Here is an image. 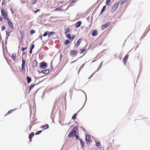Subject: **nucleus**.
I'll list each match as a JSON object with an SVG mask.
<instances>
[{"instance_id":"nucleus-60","label":"nucleus","mask_w":150,"mask_h":150,"mask_svg":"<svg viewBox=\"0 0 150 150\" xmlns=\"http://www.w3.org/2000/svg\"><path fill=\"white\" fill-rule=\"evenodd\" d=\"M32 89V88H30V87H29V91L30 92L31 91V90Z\"/></svg>"},{"instance_id":"nucleus-55","label":"nucleus","mask_w":150,"mask_h":150,"mask_svg":"<svg viewBox=\"0 0 150 150\" xmlns=\"http://www.w3.org/2000/svg\"><path fill=\"white\" fill-rule=\"evenodd\" d=\"M42 34L41 36H40L39 38H40V39L42 40Z\"/></svg>"},{"instance_id":"nucleus-36","label":"nucleus","mask_w":150,"mask_h":150,"mask_svg":"<svg viewBox=\"0 0 150 150\" xmlns=\"http://www.w3.org/2000/svg\"><path fill=\"white\" fill-rule=\"evenodd\" d=\"M42 131V130L41 131H39L36 132L35 134V135H39V134Z\"/></svg>"},{"instance_id":"nucleus-56","label":"nucleus","mask_w":150,"mask_h":150,"mask_svg":"<svg viewBox=\"0 0 150 150\" xmlns=\"http://www.w3.org/2000/svg\"><path fill=\"white\" fill-rule=\"evenodd\" d=\"M74 129L77 130L78 129V127H74Z\"/></svg>"},{"instance_id":"nucleus-46","label":"nucleus","mask_w":150,"mask_h":150,"mask_svg":"<svg viewBox=\"0 0 150 150\" xmlns=\"http://www.w3.org/2000/svg\"><path fill=\"white\" fill-rule=\"evenodd\" d=\"M75 136L76 137V139H80V138L79 136H78L77 134H75Z\"/></svg>"},{"instance_id":"nucleus-25","label":"nucleus","mask_w":150,"mask_h":150,"mask_svg":"<svg viewBox=\"0 0 150 150\" xmlns=\"http://www.w3.org/2000/svg\"><path fill=\"white\" fill-rule=\"evenodd\" d=\"M25 59L23 58L22 59V64L21 66H25Z\"/></svg>"},{"instance_id":"nucleus-38","label":"nucleus","mask_w":150,"mask_h":150,"mask_svg":"<svg viewBox=\"0 0 150 150\" xmlns=\"http://www.w3.org/2000/svg\"><path fill=\"white\" fill-rule=\"evenodd\" d=\"M103 62H102L100 64V65L98 67V69H97V70L96 71H98L101 68V66H102V65L103 64Z\"/></svg>"},{"instance_id":"nucleus-43","label":"nucleus","mask_w":150,"mask_h":150,"mask_svg":"<svg viewBox=\"0 0 150 150\" xmlns=\"http://www.w3.org/2000/svg\"><path fill=\"white\" fill-rule=\"evenodd\" d=\"M36 84H32L30 86V87L32 88Z\"/></svg>"},{"instance_id":"nucleus-23","label":"nucleus","mask_w":150,"mask_h":150,"mask_svg":"<svg viewBox=\"0 0 150 150\" xmlns=\"http://www.w3.org/2000/svg\"><path fill=\"white\" fill-rule=\"evenodd\" d=\"M20 33L21 38L22 39H23L24 36V33L22 31V30H20L19 31Z\"/></svg>"},{"instance_id":"nucleus-10","label":"nucleus","mask_w":150,"mask_h":150,"mask_svg":"<svg viewBox=\"0 0 150 150\" xmlns=\"http://www.w3.org/2000/svg\"><path fill=\"white\" fill-rule=\"evenodd\" d=\"M11 32V31H9L8 32L7 30H6V37L5 39H6V42H7V39L8 38V37L10 35Z\"/></svg>"},{"instance_id":"nucleus-29","label":"nucleus","mask_w":150,"mask_h":150,"mask_svg":"<svg viewBox=\"0 0 150 150\" xmlns=\"http://www.w3.org/2000/svg\"><path fill=\"white\" fill-rule=\"evenodd\" d=\"M77 115V113H75L72 116V119L73 120L75 119L76 118Z\"/></svg>"},{"instance_id":"nucleus-18","label":"nucleus","mask_w":150,"mask_h":150,"mask_svg":"<svg viewBox=\"0 0 150 150\" xmlns=\"http://www.w3.org/2000/svg\"><path fill=\"white\" fill-rule=\"evenodd\" d=\"M79 140L80 141L81 147L82 148H83L84 145V142L81 139H79Z\"/></svg>"},{"instance_id":"nucleus-14","label":"nucleus","mask_w":150,"mask_h":150,"mask_svg":"<svg viewBox=\"0 0 150 150\" xmlns=\"http://www.w3.org/2000/svg\"><path fill=\"white\" fill-rule=\"evenodd\" d=\"M97 35V31L96 30H93L92 33V36H96Z\"/></svg>"},{"instance_id":"nucleus-42","label":"nucleus","mask_w":150,"mask_h":150,"mask_svg":"<svg viewBox=\"0 0 150 150\" xmlns=\"http://www.w3.org/2000/svg\"><path fill=\"white\" fill-rule=\"evenodd\" d=\"M27 48V47H22L21 48V50L22 51H24L25 49Z\"/></svg>"},{"instance_id":"nucleus-16","label":"nucleus","mask_w":150,"mask_h":150,"mask_svg":"<svg viewBox=\"0 0 150 150\" xmlns=\"http://www.w3.org/2000/svg\"><path fill=\"white\" fill-rule=\"evenodd\" d=\"M40 127L42 128H45V129H47L49 128V127L48 124H45L44 125H42Z\"/></svg>"},{"instance_id":"nucleus-17","label":"nucleus","mask_w":150,"mask_h":150,"mask_svg":"<svg viewBox=\"0 0 150 150\" xmlns=\"http://www.w3.org/2000/svg\"><path fill=\"white\" fill-rule=\"evenodd\" d=\"M38 64V62L37 61L35 60H34L33 63V67H35L37 66Z\"/></svg>"},{"instance_id":"nucleus-6","label":"nucleus","mask_w":150,"mask_h":150,"mask_svg":"<svg viewBox=\"0 0 150 150\" xmlns=\"http://www.w3.org/2000/svg\"><path fill=\"white\" fill-rule=\"evenodd\" d=\"M86 140L87 144H90V142H92L91 137L89 136L88 137V138L87 136H86Z\"/></svg>"},{"instance_id":"nucleus-34","label":"nucleus","mask_w":150,"mask_h":150,"mask_svg":"<svg viewBox=\"0 0 150 150\" xmlns=\"http://www.w3.org/2000/svg\"><path fill=\"white\" fill-rule=\"evenodd\" d=\"M111 1V0H106V4L107 5H109Z\"/></svg>"},{"instance_id":"nucleus-1","label":"nucleus","mask_w":150,"mask_h":150,"mask_svg":"<svg viewBox=\"0 0 150 150\" xmlns=\"http://www.w3.org/2000/svg\"><path fill=\"white\" fill-rule=\"evenodd\" d=\"M72 130L70 132L68 135V137H74L76 134V130L73 129H72Z\"/></svg>"},{"instance_id":"nucleus-3","label":"nucleus","mask_w":150,"mask_h":150,"mask_svg":"<svg viewBox=\"0 0 150 150\" xmlns=\"http://www.w3.org/2000/svg\"><path fill=\"white\" fill-rule=\"evenodd\" d=\"M119 5V3L118 2L117 3L115 4L112 7L111 11L112 13L117 9V8L118 6Z\"/></svg>"},{"instance_id":"nucleus-63","label":"nucleus","mask_w":150,"mask_h":150,"mask_svg":"<svg viewBox=\"0 0 150 150\" xmlns=\"http://www.w3.org/2000/svg\"><path fill=\"white\" fill-rule=\"evenodd\" d=\"M11 13L13 14V13H14V12H13V11H11Z\"/></svg>"},{"instance_id":"nucleus-15","label":"nucleus","mask_w":150,"mask_h":150,"mask_svg":"<svg viewBox=\"0 0 150 150\" xmlns=\"http://www.w3.org/2000/svg\"><path fill=\"white\" fill-rule=\"evenodd\" d=\"M50 72V70L49 69H47L45 70H43L42 71V72L43 74H48Z\"/></svg>"},{"instance_id":"nucleus-20","label":"nucleus","mask_w":150,"mask_h":150,"mask_svg":"<svg viewBox=\"0 0 150 150\" xmlns=\"http://www.w3.org/2000/svg\"><path fill=\"white\" fill-rule=\"evenodd\" d=\"M64 30H65L64 33L65 34H66L70 32L71 29L70 28H67L66 29H65Z\"/></svg>"},{"instance_id":"nucleus-21","label":"nucleus","mask_w":150,"mask_h":150,"mask_svg":"<svg viewBox=\"0 0 150 150\" xmlns=\"http://www.w3.org/2000/svg\"><path fill=\"white\" fill-rule=\"evenodd\" d=\"M16 53H13L11 56V58L14 61L16 59Z\"/></svg>"},{"instance_id":"nucleus-35","label":"nucleus","mask_w":150,"mask_h":150,"mask_svg":"<svg viewBox=\"0 0 150 150\" xmlns=\"http://www.w3.org/2000/svg\"><path fill=\"white\" fill-rule=\"evenodd\" d=\"M81 51L80 52V54H82V53H83L85 51V48L81 49H80Z\"/></svg>"},{"instance_id":"nucleus-47","label":"nucleus","mask_w":150,"mask_h":150,"mask_svg":"<svg viewBox=\"0 0 150 150\" xmlns=\"http://www.w3.org/2000/svg\"><path fill=\"white\" fill-rule=\"evenodd\" d=\"M76 35H73L71 37V40H72L75 38Z\"/></svg>"},{"instance_id":"nucleus-62","label":"nucleus","mask_w":150,"mask_h":150,"mask_svg":"<svg viewBox=\"0 0 150 150\" xmlns=\"http://www.w3.org/2000/svg\"><path fill=\"white\" fill-rule=\"evenodd\" d=\"M81 128L83 129V130L84 131H86V130L84 129V128H83V127H81Z\"/></svg>"},{"instance_id":"nucleus-13","label":"nucleus","mask_w":150,"mask_h":150,"mask_svg":"<svg viewBox=\"0 0 150 150\" xmlns=\"http://www.w3.org/2000/svg\"><path fill=\"white\" fill-rule=\"evenodd\" d=\"M34 135V132H32L30 134H29V139H30V141L31 142L32 141V138L33 137Z\"/></svg>"},{"instance_id":"nucleus-44","label":"nucleus","mask_w":150,"mask_h":150,"mask_svg":"<svg viewBox=\"0 0 150 150\" xmlns=\"http://www.w3.org/2000/svg\"><path fill=\"white\" fill-rule=\"evenodd\" d=\"M37 1V0H32V4H35L36 3Z\"/></svg>"},{"instance_id":"nucleus-45","label":"nucleus","mask_w":150,"mask_h":150,"mask_svg":"<svg viewBox=\"0 0 150 150\" xmlns=\"http://www.w3.org/2000/svg\"><path fill=\"white\" fill-rule=\"evenodd\" d=\"M79 91H82V92H83L85 94V96H86V101H85V103L86 102V100H87V97H86V93L82 90H79Z\"/></svg>"},{"instance_id":"nucleus-64","label":"nucleus","mask_w":150,"mask_h":150,"mask_svg":"<svg viewBox=\"0 0 150 150\" xmlns=\"http://www.w3.org/2000/svg\"><path fill=\"white\" fill-rule=\"evenodd\" d=\"M83 56H81V57H79V58H81Z\"/></svg>"},{"instance_id":"nucleus-59","label":"nucleus","mask_w":150,"mask_h":150,"mask_svg":"<svg viewBox=\"0 0 150 150\" xmlns=\"http://www.w3.org/2000/svg\"><path fill=\"white\" fill-rule=\"evenodd\" d=\"M103 11H102L101 10L100 12V15L101 13H102L103 12Z\"/></svg>"},{"instance_id":"nucleus-9","label":"nucleus","mask_w":150,"mask_h":150,"mask_svg":"<svg viewBox=\"0 0 150 150\" xmlns=\"http://www.w3.org/2000/svg\"><path fill=\"white\" fill-rule=\"evenodd\" d=\"M1 11L2 16H6V15H7L6 13L5 12L4 9L3 8H1Z\"/></svg>"},{"instance_id":"nucleus-33","label":"nucleus","mask_w":150,"mask_h":150,"mask_svg":"<svg viewBox=\"0 0 150 150\" xmlns=\"http://www.w3.org/2000/svg\"><path fill=\"white\" fill-rule=\"evenodd\" d=\"M35 30L32 29L30 31L31 35H32L35 33Z\"/></svg>"},{"instance_id":"nucleus-32","label":"nucleus","mask_w":150,"mask_h":150,"mask_svg":"<svg viewBox=\"0 0 150 150\" xmlns=\"http://www.w3.org/2000/svg\"><path fill=\"white\" fill-rule=\"evenodd\" d=\"M33 11L34 12V13L35 14L38 12L40 11V9H37L35 11H34L33 10Z\"/></svg>"},{"instance_id":"nucleus-54","label":"nucleus","mask_w":150,"mask_h":150,"mask_svg":"<svg viewBox=\"0 0 150 150\" xmlns=\"http://www.w3.org/2000/svg\"><path fill=\"white\" fill-rule=\"evenodd\" d=\"M96 71L94 73H93L90 76L89 78V79L91 78L93 76V75L96 72Z\"/></svg>"},{"instance_id":"nucleus-52","label":"nucleus","mask_w":150,"mask_h":150,"mask_svg":"<svg viewBox=\"0 0 150 150\" xmlns=\"http://www.w3.org/2000/svg\"><path fill=\"white\" fill-rule=\"evenodd\" d=\"M32 50H33L30 49L29 51V53L30 54H31L32 52Z\"/></svg>"},{"instance_id":"nucleus-41","label":"nucleus","mask_w":150,"mask_h":150,"mask_svg":"<svg viewBox=\"0 0 150 150\" xmlns=\"http://www.w3.org/2000/svg\"><path fill=\"white\" fill-rule=\"evenodd\" d=\"M6 29V27L5 26H3L2 27L1 30L4 31Z\"/></svg>"},{"instance_id":"nucleus-58","label":"nucleus","mask_w":150,"mask_h":150,"mask_svg":"<svg viewBox=\"0 0 150 150\" xmlns=\"http://www.w3.org/2000/svg\"><path fill=\"white\" fill-rule=\"evenodd\" d=\"M126 0H122V1H123V2L122 3V4L124 3L125 2V1Z\"/></svg>"},{"instance_id":"nucleus-53","label":"nucleus","mask_w":150,"mask_h":150,"mask_svg":"<svg viewBox=\"0 0 150 150\" xmlns=\"http://www.w3.org/2000/svg\"><path fill=\"white\" fill-rule=\"evenodd\" d=\"M27 54V53L25 52H23V55H25Z\"/></svg>"},{"instance_id":"nucleus-4","label":"nucleus","mask_w":150,"mask_h":150,"mask_svg":"<svg viewBox=\"0 0 150 150\" xmlns=\"http://www.w3.org/2000/svg\"><path fill=\"white\" fill-rule=\"evenodd\" d=\"M77 54V52L74 50L71 51L70 52V55L72 57H74V56H76Z\"/></svg>"},{"instance_id":"nucleus-22","label":"nucleus","mask_w":150,"mask_h":150,"mask_svg":"<svg viewBox=\"0 0 150 150\" xmlns=\"http://www.w3.org/2000/svg\"><path fill=\"white\" fill-rule=\"evenodd\" d=\"M55 32H54L53 31H51V32H50L49 33H48V38H50L52 35L54 34H55Z\"/></svg>"},{"instance_id":"nucleus-8","label":"nucleus","mask_w":150,"mask_h":150,"mask_svg":"<svg viewBox=\"0 0 150 150\" xmlns=\"http://www.w3.org/2000/svg\"><path fill=\"white\" fill-rule=\"evenodd\" d=\"M129 57V55L127 54L126 55L124 58L123 59V62L125 64H126V63L127 62V59L128 57Z\"/></svg>"},{"instance_id":"nucleus-24","label":"nucleus","mask_w":150,"mask_h":150,"mask_svg":"<svg viewBox=\"0 0 150 150\" xmlns=\"http://www.w3.org/2000/svg\"><path fill=\"white\" fill-rule=\"evenodd\" d=\"M16 109H13V110H9V111H8L7 113L5 115V116H6L7 115L11 113L13 111H14V110H16Z\"/></svg>"},{"instance_id":"nucleus-12","label":"nucleus","mask_w":150,"mask_h":150,"mask_svg":"<svg viewBox=\"0 0 150 150\" xmlns=\"http://www.w3.org/2000/svg\"><path fill=\"white\" fill-rule=\"evenodd\" d=\"M81 23V21H78L76 24H75V27L76 28H78L79 27Z\"/></svg>"},{"instance_id":"nucleus-57","label":"nucleus","mask_w":150,"mask_h":150,"mask_svg":"<svg viewBox=\"0 0 150 150\" xmlns=\"http://www.w3.org/2000/svg\"><path fill=\"white\" fill-rule=\"evenodd\" d=\"M3 20V19L2 17H0V21H1Z\"/></svg>"},{"instance_id":"nucleus-27","label":"nucleus","mask_w":150,"mask_h":150,"mask_svg":"<svg viewBox=\"0 0 150 150\" xmlns=\"http://www.w3.org/2000/svg\"><path fill=\"white\" fill-rule=\"evenodd\" d=\"M96 146H97L99 148H100V147L101 146L99 142H97L96 143Z\"/></svg>"},{"instance_id":"nucleus-51","label":"nucleus","mask_w":150,"mask_h":150,"mask_svg":"<svg viewBox=\"0 0 150 150\" xmlns=\"http://www.w3.org/2000/svg\"><path fill=\"white\" fill-rule=\"evenodd\" d=\"M5 0H3L2 2V5H4L5 4Z\"/></svg>"},{"instance_id":"nucleus-39","label":"nucleus","mask_w":150,"mask_h":150,"mask_svg":"<svg viewBox=\"0 0 150 150\" xmlns=\"http://www.w3.org/2000/svg\"><path fill=\"white\" fill-rule=\"evenodd\" d=\"M106 7V5L104 6L103 8H102V9H101V10L102 11H103V12L105 11V10Z\"/></svg>"},{"instance_id":"nucleus-40","label":"nucleus","mask_w":150,"mask_h":150,"mask_svg":"<svg viewBox=\"0 0 150 150\" xmlns=\"http://www.w3.org/2000/svg\"><path fill=\"white\" fill-rule=\"evenodd\" d=\"M34 47H35V45L34 44H32L31 45V47H30V49H32V50H33V48H34Z\"/></svg>"},{"instance_id":"nucleus-2","label":"nucleus","mask_w":150,"mask_h":150,"mask_svg":"<svg viewBox=\"0 0 150 150\" xmlns=\"http://www.w3.org/2000/svg\"><path fill=\"white\" fill-rule=\"evenodd\" d=\"M47 64L45 62H42L40 63V67L42 69H45L47 67Z\"/></svg>"},{"instance_id":"nucleus-50","label":"nucleus","mask_w":150,"mask_h":150,"mask_svg":"<svg viewBox=\"0 0 150 150\" xmlns=\"http://www.w3.org/2000/svg\"><path fill=\"white\" fill-rule=\"evenodd\" d=\"M22 67V70H24L25 69V66H21Z\"/></svg>"},{"instance_id":"nucleus-11","label":"nucleus","mask_w":150,"mask_h":150,"mask_svg":"<svg viewBox=\"0 0 150 150\" xmlns=\"http://www.w3.org/2000/svg\"><path fill=\"white\" fill-rule=\"evenodd\" d=\"M81 40H82V39L81 38H80L79 39L77 43H76V44H75V45H76V47L77 48L78 46L80 44L81 41Z\"/></svg>"},{"instance_id":"nucleus-5","label":"nucleus","mask_w":150,"mask_h":150,"mask_svg":"<svg viewBox=\"0 0 150 150\" xmlns=\"http://www.w3.org/2000/svg\"><path fill=\"white\" fill-rule=\"evenodd\" d=\"M7 23L8 25L10 27V28L11 29H14L13 26L12 22L10 20H8V21H7Z\"/></svg>"},{"instance_id":"nucleus-30","label":"nucleus","mask_w":150,"mask_h":150,"mask_svg":"<svg viewBox=\"0 0 150 150\" xmlns=\"http://www.w3.org/2000/svg\"><path fill=\"white\" fill-rule=\"evenodd\" d=\"M85 65V64H83L80 67L79 71L78 72V74H79L80 71L82 69V68Z\"/></svg>"},{"instance_id":"nucleus-48","label":"nucleus","mask_w":150,"mask_h":150,"mask_svg":"<svg viewBox=\"0 0 150 150\" xmlns=\"http://www.w3.org/2000/svg\"><path fill=\"white\" fill-rule=\"evenodd\" d=\"M60 10V8L59 7H57L55 10V11H58Z\"/></svg>"},{"instance_id":"nucleus-7","label":"nucleus","mask_w":150,"mask_h":150,"mask_svg":"<svg viewBox=\"0 0 150 150\" xmlns=\"http://www.w3.org/2000/svg\"><path fill=\"white\" fill-rule=\"evenodd\" d=\"M110 22H109L101 26L102 29V30H104V29L110 25Z\"/></svg>"},{"instance_id":"nucleus-28","label":"nucleus","mask_w":150,"mask_h":150,"mask_svg":"<svg viewBox=\"0 0 150 150\" xmlns=\"http://www.w3.org/2000/svg\"><path fill=\"white\" fill-rule=\"evenodd\" d=\"M70 42V40H65L64 42L65 45H68Z\"/></svg>"},{"instance_id":"nucleus-19","label":"nucleus","mask_w":150,"mask_h":150,"mask_svg":"<svg viewBox=\"0 0 150 150\" xmlns=\"http://www.w3.org/2000/svg\"><path fill=\"white\" fill-rule=\"evenodd\" d=\"M26 79L27 80V82L28 83H29L31 81V78L29 76H27V77Z\"/></svg>"},{"instance_id":"nucleus-37","label":"nucleus","mask_w":150,"mask_h":150,"mask_svg":"<svg viewBox=\"0 0 150 150\" xmlns=\"http://www.w3.org/2000/svg\"><path fill=\"white\" fill-rule=\"evenodd\" d=\"M3 17H4V18L6 20H7V21H8V20H9V18H8L7 17V15H6V16H3Z\"/></svg>"},{"instance_id":"nucleus-49","label":"nucleus","mask_w":150,"mask_h":150,"mask_svg":"<svg viewBox=\"0 0 150 150\" xmlns=\"http://www.w3.org/2000/svg\"><path fill=\"white\" fill-rule=\"evenodd\" d=\"M75 2V1L74 0H72L71 1V2H70V4L73 3Z\"/></svg>"},{"instance_id":"nucleus-61","label":"nucleus","mask_w":150,"mask_h":150,"mask_svg":"<svg viewBox=\"0 0 150 150\" xmlns=\"http://www.w3.org/2000/svg\"><path fill=\"white\" fill-rule=\"evenodd\" d=\"M38 71L39 72V74H40V73H42V71L41 72H40V71Z\"/></svg>"},{"instance_id":"nucleus-31","label":"nucleus","mask_w":150,"mask_h":150,"mask_svg":"<svg viewBox=\"0 0 150 150\" xmlns=\"http://www.w3.org/2000/svg\"><path fill=\"white\" fill-rule=\"evenodd\" d=\"M49 32L48 31H46L45 32L43 35V36L44 37L46 36L48 34Z\"/></svg>"},{"instance_id":"nucleus-26","label":"nucleus","mask_w":150,"mask_h":150,"mask_svg":"<svg viewBox=\"0 0 150 150\" xmlns=\"http://www.w3.org/2000/svg\"><path fill=\"white\" fill-rule=\"evenodd\" d=\"M66 37L68 38L69 40H71V36L70 34H68L66 35Z\"/></svg>"}]
</instances>
